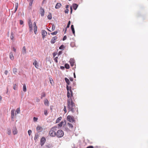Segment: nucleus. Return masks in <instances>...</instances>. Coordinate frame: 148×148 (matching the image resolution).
I'll list each match as a JSON object with an SVG mask.
<instances>
[{"label":"nucleus","mask_w":148,"mask_h":148,"mask_svg":"<svg viewBox=\"0 0 148 148\" xmlns=\"http://www.w3.org/2000/svg\"><path fill=\"white\" fill-rule=\"evenodd\" d=\"M75 104L73 101V99H69L67 100V108L73 113L74 112L76 108Z\"/></svg>","instance_id":"nucleus-1"},{"label":"nucleus","mask_w":148,"mask_h":148,"mask_svg":"<svg viewBox=\"0 0 148 148\" xmlns=\"http://www.w3.org/2000/svg\"><path fill=\"white\" fill-rule=\"evenodd\" d=\"M57 128L56 126H54L51 128L49 132V134L50 136L52 137H54L56 136Z\"/></svg>","instance_id":"nucleus-2"},{"label":"nucleus","mask_w":148,"mask_h":148,"mask_svg":"<svg viewBox=\"0 0 148 148\" xmlns=\"http://www.w3.org/2000/svg\"><path fill=\"white\" fill-rule=\"evenodd\" d=\"M64 135L63 131L62 130H59L57 132L56 135L58 138H61Z\"/></svg>","instance_id":"nucleus-3"},{"label":"nucleus","mask_w":148,"mask_h":148,"mask_svg":"<svg viewBox=\"0 0 148 148\" xmlns=\"http://www.w3.org/2000/svg\"><path fill=\"white\" fill-rule=\"evenodd\" d=\"M28 23L29 27V31L31 32L33 30V28L32 23L30 18L29 19Z\"/></svg>","instance_id":"nucleus-4"},{"label":"nucleus","mask_w":148,"mask_h":148,"mask_svg":"<svg viewBox=\"0 0 148 148\" xmlns=\"http://www.w3.org/2000/svg\"><path fill=\"white\" fill-rule=\"evenodd\" d=\"M67 120L70 122H73L75 121V119L73 116L68 115L67 117Z\"/></svg>","instance_id":"nucleus-5"},{"label":"nucleus","mask_w":148,"mask_h":148,"mask_svg":"<svg viewBox=\"0 0 148 148\" xmlns=\"http://www.w3.org/2000/svg\"><path fill=\"white\" fill-rule=\"evenodd\" d=\"M64 80L66 83V88L67 90H68L69 89V85L70 84V82L69 79L66 77L64 78Z\"/></svg>","instance_id":"nucleus-6"},{"label":"nucleus","mask_w":148,"mask_h":148,"mask_svg":"<svg viewBox=\"0 0 148 148\" xmlns=\"http://www.w3.org/2000/svg\"><path fill=\"white\" fill-rule=\"evenodd\" d=\"M46 140V139L44 137H42L41 138L40 140L41 145V146H42L44 145L45 142Z\"/></svg>","instance_id":"nucleus-7"},{"label":"nucleus","mask_w":148,"mask_h":148,"mask_svg":"<svg viewBox=\"0 0 148 148\" xmlns=\"http://www.w3.org/2000/svg\"><path fill=\"white\" fill-rule=\"evenodd\" d=\"M47 33L45 30H42V38L43 39H44L45 37L47 35Z\"/></svg>","instance_id":"nucleus-8"},{"label":"nucleus","mask_w":148,"mask_h":148,"mask_svg":"<svg viewBox=\"0 0 148 148\" xmlns=\"http://www.w3.org/2000/svg\"><path fill=\"white\" fill-rule=\"evenodd\" d=\"M71 66H73L74 65V64L75 62V60L73 58H71L69 61Z\"/></svg>","instance_id":"nucleus-9"},{"label":"nucleus","mask_w":148,"mask_h":148,"mask_svg":"<svg viewBox=\"0 0 148 148\" xmlns=\"http://www.w3.org/2000/svg\"><path fill=\"white\" fill-rule=\"evenodd\" d=\"M58 37L56 36H55L52 38L51 40V43L52 44H54L56 42V40L57 39Z\"/></svg>","instance_id":"nucleus-10"},{"label":"nucleus","mask_w":148,"mask_h":148,"mask_svg":"<svg viewBox=\"0 0 148 148\" xmlns=\"http://www.w3.org/2000/svg\"><path fill=\"white\" fill-rule=\"evenodd\" d=\"M11 116L12 120L13 121V119L14 118V110H12L11 111Z\"/></svg>","instance_id":"nucleus-11"},{"label":"nucleus","mask_w":148,"mask_h":148,"mask_svg":"<svg viewBox=\"0 0 148 148\" xmlns=\"http://www.w3.org/2000/svg\"><path fill=\"white\" fill-rule=\"evenodd\" d=\"M61 4L60 3H57L56 4L55 8L56 9H59L61 6Z\"/></svg>","instance_id":"nucleus-12"},{"label":"nucleus","mask_w":148,"mask_h":148,"mask_svg":"<svg viewBox=\"0 0 148 148\" xmlns=\"http://www.w3.org/2000/svg\"><path fill=\"white\" fill-rule=\"evenodd\" d=\"M33 64L35 65V67L36 68H38V67H39V65H38L37 61L36 60H35L34 62L33 63Z\"/></svg>","instance_id":"nucleus-13"},{"label":"nucleus","mask_w":148,"mask_h":148,"mask_svg":"<svg viewBox=\"0 0 148 148\" xmlns=\"http://www.w3.org/2000/svg\"><path fill=\"white\" fill-rule=\"evenodd\" d=\"M40 14L42 16H43L44 15L45 12L44 9L42 7L40 8Z\"/></svg>","instance_id":"nucleus-14"},{"label":"nucleus","mask_w":148,"mask_h":148,"mask_svg":"<svg viewBox=\"0 0 148 148\" xmlns=\"http://www.w3.org/2000/svg\"><path fill=\"white\" fill-rule=\"evenodd\" d=\"M22 53L23 55H25L26 53V49L25 46L23 47L22 49Z\"/></svg>","instance_id":"nucleus-15"},{"label":"nucleus","mask_w":148,"mask_h":148,"mask_svg":"<svg viewBox=\"0 0 148 148\" xmlns=\"http://www.w3.org/2000/svg\"><path fill=\"white\" fill-rule=\"evenodd\" d=\"M69 91L70 92V95H71V98L69 99H73V92L72 91V90L71 89H69Z\"/></svg>","instance_id":"nucleus-16"},{"label":"nucleus","mask_w":148,"mask_h":148,"mask_svg":"<svg viewBox=\"0 0 148 148\" xmlns=\"http://www.w3.org/2000/svg\"><path fill=\"white\" fill-rule=\"evenodd\" d=\"M42 127L39 126H38L36 128V130L38 131V132H41L42 131Z\"/></svg>","instance_id":"nucleus-17"},{"label":"nucleus","mask_w":148,"mask_h":148,"mask_svg":"<svg viewBox=\"0 0 148 148\" xmlns=\"http://www.w3.org/2000/svg\"><path fill=\"white\" fill-rule=\"evenodd\" d=\"M9 57L10 59L13 60L14 59V57L13 53L12 52H10L9 53Z\"/></svg>","instance_id":"nucleus-18"},{"label":"nucleus","mask_w":148,"mask_h":148,"mask_svg":"<svg viewBox=\"0 0 148 148\" xmlns=\"http://www.w3.org/2000/svg\"><path fill=\"white\" fill-rule=\"evenodd\" d=\"M78 6V5L76 3H73V9L75 10L77 9Z\"/></svg>","instance_id":"nucleus-19"},{"label":"nucleus","mask_w":148,"mask_h":148,"mask_svg":"<svg viewBox=\"0 0 148 148\" xmlns=\"http://www.w3.org/2000/svg\"><path fill=\"white\" fill-rule=\"evenodd\" d=\"M71 28L73 34L74 35H75V31L74 29V27L73 25H71Z\"/></svg>","instance_id":"nucleus-20"},{"label":"nucleus","mask_w":148,"mask_h":148,"mask_svg":"<svg viewBox=\"0 0 148 148\" xmlns=\"http://www.w3.org/2000/svg\"><path fill=\"white\" fill-rule=\"evenodd\" d=\"M38 137V133H36L35 134V137L34 138V139L36 141L37 140V139Z\"/></svg>","instance_id":"nucleus-21"},{"label":"nucleus","mask_w":148,"mask_h":148,"mask_svg":"<svg viewBox=\"0 0 148 148\" xmlns=\"http://www.w3.org/2000/svg\"><path fill=\"white\" fill-rule=\"evenodd\" d=\"M47 148H52L53 146L52 144H47L45 145Z\"/></svg>","instance_id":"nucleus-22"},{"label":"nucleus","mask_w":148,"mask_h":148,"mask_svg":"<svg viewBox=\"0 0 148 148\" xmlns=\"http://www.w3.org/2000/svg\"><path fill=\"white\" fill-rule=\"evenodd\" d=\"M20 108H18L16 109V111L15 114H19L20 113Z\"/></svg>","instance_id":"nucleus-23"},{"label":"nucleus","mask_w":148,"mask_h":148,"mask_svg":"<svg viewBox=\"0 0 148 148\" xmlns=\"http://www.w3.org/2000/svg\"><path fill=\"white\" fill-rule=\"evenodd\" d=\"M65 48V47L63 45H62L59 47V49H60L63 50Z\"/></svg>","instance_id":"nucleus-24"},{"label":"nucleus","mask_w":148,"mask_h":148,"mask_svg":"<svg viewBox=\"0 0 148 148\" xmlns=\"http://www.w3.org/2000/svg\"><path fill=\"white\" fill-rule=\"evenodd\" d=\"M67 97L68 98H69L70 97L71 98V95L70 96V93L69 92V89L68 90H67Z\"/></svg>","instance_id":"nucleus-25"},{"label":"nucleus","mask_w":148,"mask_h":148,"mask_svg":"<svg viewBox=\"0 0 148 148\" xmlns=\"http://www.w3.org/2000/svg\"><path fill=\"white\" fill-rule=\"evenodd\" d=\"M44 103L45 105L49 106V102L47 99H46Z\"/></svg>","instance_id":"nucleus-26"},{"label":"nucleus","mask_w":148,"mask_h":148,"mask_svg":"<svg viewBox=\"0 0 148 148\" xmlns=\"http://www.w3.org/2000/svg\"><path fill=\"white\" fill-rule=\"evenodd\" d=\"M47 18L49 20H51L52 18L51 14V13H49V14L47 16Z\"/></svg>","instance_id":"nucleus-27"},{"label":"nucleus","mask_w":148,"mask_h":148,"mask_svg":"<svg viewBox=\"0 0 148 148\" xmlns=\"http://www.w3.org/2000/svg\"><path fill=\"white\" fill-rule=\"evenodd\" d=\"M14 33H13V32H11V36H10V38L12 40H13L14 39Z\"/></svg>","instance_id":"nucleus-28"},{"label":"nucleus","mask_w":148,"mask_h":148,"mask_svg":"<svg viewBox=\"0 0 148 148\" xmlns=\"http://www.w3.org/2000/svg\"><path fill=\"white\" fill-rule=\"evenodd\" d=\"M34 30L35 34H36L37 32V26H34Z\"/></svg>","instance_id":"nucleus-29"},{"label":"nucleus","mask_w":148,"mask_h":148,"mask_svg":"<svg viewBox=\"0 0 148 148\" xmlns=\"http://www.w3.org/2000/svg\"><path fill=\"white\" fill-rule=\"evenodd\" d=\"M45 96L46 94L44 92H43L41 94V98L42 99L43 97H45Z\"/></svg>","instance_id":"nucleus-30"},{"label":"nucleus","mask_w":148,"mask_h":148,"mask_svg":"<svg viewBox=\"0 0 148 148\" xmlns=\"http://www.w3.org/2000/svg\"><path fill=\"white\" fill-rule=\"evenodd\" d=\"M23 90L24 92H26V87L25 84H24L23 85Z\"/></svg>","instance_id":"nucleus-31"},{"label":"nucleus","mask_w":148,"mask_h":148,"mask_svg":"<svg viewBox=\"0 0 148 148\" xmlns=\"http://www.w3.org/2000/svg\"><path fill=\"white\" fill-rule=\"evenodd\" d=\"M65 67L67 69H68L69 68L70 66L68 64H65Z\"/></svg>","instance_id":"nucleus-32"},{"label":"nucleus","mask_w":148,"mask_h":148,"mask_svg":"<svg viewBox=\"0 0 148 148\" xmlns=\"http://www.w3.org/2000/svg\"><path fill=\"white\" fill-rule=\"evenodd\" d=\"M34 0H29V6H31L32 5Z\"/></svg>","instance_id":"nucleus-33"},{"label":"nucleus","mask_w":148,"mask_h":148,"mask_svg":"<svg viewBox=\"0 0 148 148\" xmlns=\"http://www.w3.org/2000/svg\"><path fill=\"white\" fill-rule=\"evenodd\" d=\"M62 118L61 117H59L56 120V123H59L60 122V121L61 120Z\"/></svg>","instance_id":"nucleus-34"},{"label":"nucleus","mask_w":148,"mask_h":148,"mask_svg":"<svg viewBox=\"0 0 148 148\" xmlns=\"http://www.w3.org/2000/svg\"><path fill=\"white\" fill-rule=\"evenodd\" d=\"M7 133L9 135H10L11 134V131L10 128H8L7 129Z\"/></svg>","instance_id":"nucleus-35"},{"label":"nucleus","mask_w":148,"mask_h":148,"mask_svg":"<svg viewBox=\"0 0 148 148\" xmlns=\"http://www.w3.org/2000/svg\"><path fill=\"white\" fill-rule=\"evenodd\" d=\"M17 69H16V68H14L13 69V71L14 73V74H16L17 72Z\"/></svg>","instance_id":"nucleus-36"},{"label":"nucleus","mask_w":148,"mask_h":148,"mask_svg":"<svg viewBox=\"0 0 148 148\" xmlns=\"http://www.w3.org/2000/svg\"><path fill=\"white\" fill-rule=\"evenodd\" d=\"M70 45L71 47H75V44L74 42H72L71 43Z\"/></svg>","instance_id":"nucleus-37"},{"label":"nucleus","mask_w":148,"mask_h":148,"mask_svg":"<svg viewBox=\"0 0 148 148\" xmlns=\"http://www.w3.org/2000/svg\"><path fill=\"white\" fill-rule=\"evenodd\" d=\"M44 114L45 116H47V115L48 113L47 112V110H45L44 111Z\"/></svg>","instance_id":"nucleus-38"},{"label":"nucleus","mask_w":148,"mask_h":148,"mask_svg":"<svg viewBox=\"0 0 148 148\" xmlns=\"http://www.w3.org/2000/svg\"><path fill=\"white\" fill-rule=\"evenodd\" d=\"M49 81L51 85H53L52 83L53 82V81L52 78H49Z\"/></svg>","instance_id":"nucleus-39"},{"label":"nucleus","mask_w":148,"mask_h":148,"mask_svg":"<svg viewBox=\"0 0 148 148\" xmlns=\"http://www.w3.org/2000/svg\"><path fill=\"white\" fill-rule=\"evenodd\" d=\"M58 33V32L56 31L53 32L51 33V34L52 35H56Z\"/></svg>","instance_id":"nucleus-40"},{"label":"nucleus","mask_w":148,"mask_h":148,"mask_svg":"<svg viewBox=\"0 0 148 148\" xmlns=\"http://www.w3.org/2000/svg\"><path fill=\"white\" fill-rule=\"evenodd\" d=\"M70 24H71V21H69L68 22V23L67 24V26L66 27V29L67 28H69V26H70Z\"/></svg>","instance_id":"nucleus-41"},{"label":"nucleus","mask_w":148,"mask_h":148,"mask_svg":"<svg viewBox=\"0 0 148 148\" xmlns=\"http://www.w3.org/2000/svg\"><path fill=\"white\" fill-rule=\"evenodd\" d=\"M58 57H56L54 59V60L55 62L56 63H57L58 62Z\"/></svg>","instance_id":"nucleus-42"},{"label":"nucleus","mask_w":148,"mask_h":148,"mask_svg":"<svg viewBox=\"0 0 148 148\" xmlns=\"http://www.w3.org/2000/svg\"><path fill=\"white\" fill-rule=\"evenodd\" d=\"M17 131L16 129L14 130L13 131V133L14 135L16 134H17Z\"/></svg>","instance_id":"nucleus-43"},{"label":"nucleus","mask_w":148,"mask_h":148,"mask_svg":"<svg viewBox=\"0 0 148 148\" xmlns=\"http://www.w3.org/2000/svg\"><path fill=\"white\" fill-rule=\"evenodd\" d=\"M63 123V121H62L60 123H59L58 124L59 126L60 127H62V125Z\"/></svg>","instance_id":"nucleus-44"},{"label":"nucleus","mask_w":148,"mask_h":148,"mask_svg":"<svg viewBox=\"0 0 148 148\" xmlns=\"http://www.w3.org/2000/svg\"><path fill=\"white\" fill-rule=\"evenodd\" d=\"M32 132V131L31 130H28V134L29 136H30V135Z\"/></svg>","instance_id":"nucleus-45"},{"label":"nucleus","mask_w":148,"mask_h":148,"mask_svg":"<svg viewBox=\"0 0 148 148\" xmlns=\"http://www.w3.org/2000/svg\"><path fill=\"white\" fill-rule=\"evenodd\" d=\"M68 125L70 127H71V128H73V126L72 124L70 123H68Z\"/></svg>","instance_id":"nucleus-46"},{"label":"nucleus","mask_w":148,"mask_h":148,"mask_svg":"<svg viewBox=\"0 0 148 148\" xmlns=\"http://www.w3.org/2000/svg\"><path fill=\"white\" fill-rule=\"evenodd\" d=\"M55 26L54 24L52 25V30L53 31L55 29Z\"/></svg>","instance_id":"nucleus-47"},{"label":"nucleus","mask_w":148,"mask_h":148,"mask_svg":"<svg viewBox=\"0 0 148 148\" xmlns=\"http://www.w3.org/2000/svg\"><path fill=\"white\" fill-rule=\"evenodd\" d=\"M38 118L35 117H34L33 118V120L34 121H36L38 120Z\"/></svg>","instance_id":"nucleus-48"},{"label":"nucleus","mask_w":148,"mask_h":148,"mask_svg":"<svg viewBox=\"0 0 148 148\" xmlns=\"http://www.w3.org/2000/svg\"><path fill=\"white\" fill-rule=\"evenodd\" d=\"M76 85V84L75 82H73V84L71 85V86H73V87H74V86Z\"/></svg>","instance_id":"nucleus-49"},{"label":"nucleus","mask_w":148,"mask_h":148,"mask_svg":"<svg viewBox=\"0 0 148 148\" xmlns=\"http://www.w3.org/2000/svg\"><path fill=\"white\" fill-rule=\"evenodd\" d=\"M69 11L68 9H66L64 11V12L65 13H68Z\"/></svg>","instance_id":"nucleus-50"},{"label":"nucleus","mask_w":148,"mask_h":148,"mask_svg":"<svg viewBox=\"0 0 148 148\" xmlns=\"http://www.w3.org/2000/svg\"><path fill=\"white\" fill-rule=\"evenodd\" d=\"M66 38H67V37H66V36H64V37L62 39V40L63 41H64V40H65L66 39Z\"/></svg>","instance_id":"nucleus-51"},{"label":"nucleus","mask_w":148,"mask_h":148,"mask_svg":"<svg viewBox=\"0 0 148 148\" xmlns=\"http://www.w3.org/2000/svg\"><path fill=\"white\" fill-rule=\"evenodd\" d=\"M62 53V51H60L58 53V56H59Z\"/></svg>","instance_id":"nucleus-52"},{"label":"nucleus","mask_w":148,"mask_h":148,"mask_svg":"<svg viewBox=\"0 0 148 148\" xmlns=\"http://www.w3.org/2000/svg\"><path fill=\"white\" fill-rule=\"evenodd\" d=\"M64 111L65 113H66V107L65 106H64Z\"/></svg>","instance_id":"nucleus-53"},{"label":"nucleus","mask_w":148,"mask_h":148,"mask_svg":"<svg viewBox=\"0 0 148 148\" xmlns=\"http://www.w3.org/2000/svg\"><path fill=\"white\" fill-rule=\"evenodd\" d=\"M16 88H17L16 85V84H15L13 86V89L14 90H16Z\"/></svg>","instance_id":"nucleus-54"},{"label":"nucleus","mask_w":148,"mask_h":148,"mask_svg":"<svg viewBox=\"0 0 148 148\" xmlns=\"http://www.w3.org/2000/svg\"><path fill=\"white\" fill-rule=\"evenodd\" d=\"M20 25H22L23 23V21L22 20H20Z\"/></svg>","instance_id":"nucleus-55"},{"label":"nucleus","mask_w":148,"mask_h":148,"mask_svg":"<svg viewBox=\"0 0 148 148\" xmlns=\"http://www.w3.org/2000/svg\"><path fill=\"white\" fill-rule=\"evenodd\" d=\"M12 49L13 50V51H14V52H16V49L14 47H12Z\"/></svg>","instance_id":"nucleus-56"},{"label":"nucleus","mask_w":148,"mask_h":148,"mask_svg":"<svg viewBox=\"0 0 148 148\" xmlns=\"http://www.w3.org/2000/svg\"><path fill=\"white\" fill-rule=\"evenodd\" d=\"M86 148H94V147L90 145L87 147Z\"/></svg>","instance_id":"nucleus-57"},{"label":"nucleus","mask_w":148,"mask_h":148,"mask_svg":"<svg viewBox=\"0 0 148 148\" xmlns=\"http://www.w3.org/2000/svg\"><path fill=\"white\" fill-rule=\"evenodd\" d=\"M15 5V8H18V3H16Z\"/></svg>","instance_id":"nucleus-58"},{"label":"nucleus","mask_w":148,"mask_h":148,"mask_svg":"<svg viewBox=\"0 0 148 148\" xmlns=\"http://www.w3.org/2000/svg\"><path fill=\"white\" fill-rule=\"evenodd\" d=\"M70 10H71V11H70L71 13V14L72 13V11H73L72 8L71 6L70 7Z\"/></svg>","instance_id":"nucleus-59"},{"label":"nucleus","mask_w":148,"mask_h":148,"mask_svg":"<svg viewBox=\"0 0 148 148\" xmlns=\"http://www.w3.org/2000/svg\"><path fill=\"white\" fill-rule=\"evenodd\" d=\"M60 68L62 70H64L65 69V67L63 66H61Z\"/></svg>","instance_id":"nucleus-60"},{"label":"nucleus","mask_w":148,"mask_h":148,"mask_svg":"<svg viewBox=\"0 0 148 148\" xmlns=\"http://www.w3.org/2000/svg\"><path fill=\"white\" fill-rule=\"evenodd\" d=\"M69 79L71 81H73V78L71 77L69 78Z\"/></svg>","instance_id":"nucleus-61"},{"label":"nucleus","mask_w":148,"mask_h":148,"mask_svg":"<svg viewBox=\"0 0 148 148\" xmlns=\"http://www.w3.org/2000/svg\"><path fill=\"white\" fill-rule=\"evenodd\" d=\"M56 54H57V53H53V57H55Z\"/></svg>","instance_id":"nucleus-62"},{"label":"nucleus","mask_w":148,"mask_h":148,"mask_svg":"<svg viewBox=\"0 0 148 148\" xmlns=\"http://www.w3.org/2000/svg\"><path fill=\"white\" fill-rule=\"evenodd\" d=\"M73 87V86L71 85V86H69V89H71L72 90V88Z\"/></svg>","instance_id":"nucleus-63"},{"label":"nucleus","mask_w":148,"mask_h":148,"mask_svg":"<svg viewBox=\"0 0 148 148\" xmlns=\"http://www.w3.org/2000/svg\"><path fill=\"white\" fill-rule=\"evenodd\" d=\"M8 71H7V70H6V71H5V75H7V74H8Z\"/></svg>","instance_id":"nucleus-64"}]
</instances>
